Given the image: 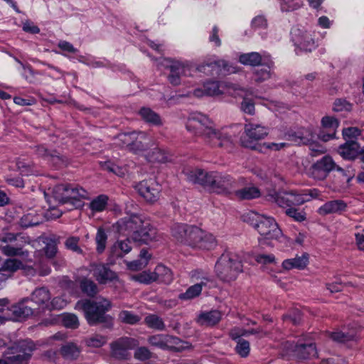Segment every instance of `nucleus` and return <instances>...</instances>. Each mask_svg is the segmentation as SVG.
Segmentation results:
<instances>
[{
    "label": "nucleus",
    "instance_id": "f257e3e1",
    "mask_svg": "<svg viewBox=\"0 0 364 364\" xmlns=\"http://www.w3.org/2000/svg\"><path fill=\"white\" fill-rule=\"evenodd\" d=\"M186 129L195 135L201 136L213 146H218L230 150L232 148L231 137L215 128L214 122L200 112L191 114L186 122Z\"/></svg>",
    "mask_w": 364,
    "mask_h": 364
},
{
    "label": "nucleus",
    "instance_id": "f03ea898",
    "mask_svg": "<svg viewBox=\"0 0 364 364\" xmlns=\"http://www.w3.org/2000/svg\"><path fill=\"white\" fill-rule=\"evenodd\" d=\"M186 174L189 181L199 184L213 193L228 195L235 187L233 178L226 173L196 168L188 171Z\"/></svg>",
    "mask_w": 364,
    "mask_h": 364
},
{
    "label": "nucleus",
    "instance_id": "7ed1b4c3",
    "mask_svg": "<svg viewBox=\"0 0 364 364\" xmlns=\"http://www.w3.org/2000/svg\"><path fill=\"white\" fill-rule=\"evenodd\" d=\"M75 308L84 312L87 323L91 326L103 323L106 327H109L112 324V318L106 314L111 308V302L107 299L80 300Z\"/></svg>",
    "mask_w": 364,
    "mask_h": 364
},
{
    "label": "nucleus",
    "instance_id": "20e7f679",
    "mask_svg": "<svg viewBox=\"0 0 364 364\" xmlns=\"http://www.w3.org/2000/svg\"><path fill=\"white\" fill-rule=\"evenodd\" d=\"M52 194L56 202L66 205L68 210L82 207L83 200L87 198V193L83 188L70 183L55 186L53 189Z\"/></svg>",
    "mask_w": 364,
    "mask_h": 364
},
{
    "label": "nucleus",
    "instance_id": "39448f33",
    "mask_svg": "<svg viewBox=\"0 0 364 364\" xmlns=\"http://www.w3.org/2000/svg\"><path fill=\"white\" fill-rule=\"evenodd\" d=\"M117 140L119 145L126 146L129 151L136 154L145 155L155 145L154 137L141 131L120 134Z\"/></svg>",
    "mask_w": 364,
    "mask_h": 364
},
{
    "label": "nucleus",
    "instance_id": "423d86ee",
    "mask_svg": "<svg viewBox=\"0 0 364 364\" xmlns=\"http://www.w3.org/2000/svg\"><path fill=\"white\" fill-rule=\"evenodd\" d=\"M245 220L250 222L258 231L263 240H278L282 235V230L272 217L250 212L245 215Z\"/></svg>",
    "mask_w": 364,
    "mask_h": 364
},
{
    "label": "nucleus",
    "instance_id": "0eeeda50",
    "mask_svg": "<svg viewBox=\"0 0 364 364\" xmlns=\"http://www.w3.org/2000/svg\"><path fill=\"white\" fill-rule=\"evenodd\" d=\"M218 278L223 282H231L242 272L241 261L235 255L223 254L215 266Z\"/></svg>",
    "mask_w": 364,
    "mask_h": 364
},
{
    "label": "nucleus",
    "instance_id": "6e6552de",
    "mask_svg": "<svg viewBox=\"0 0 364 364\" xmlns=\"http://www.w3.org/2000/svg\"><path fill=\"white\" fill-rule=\"evenodd\" d=\"M138 205L130 200L126 203V216L119 220L113 228L122 235H129L137 230L144 224L142 218L138 214Z\"/></svg>",
    "mask_w": 364,
    "mask_h": 364
},
{
    "label": "nucleus",
    "instance_id": "1a4fd4ad",
    "mask_svg": "<svg viewBox=\"0 0 364 364\" xmlns=\"http://www.w3.org/2000/svg\"><path fill=\"white\" fill-rule=\"evenodd\" d=\"M33 349L31 342L23 341L7 348L3 356L8 364H28Z\"/></svg>",
    "mask_w": 364,
    "mask_h": 364
},
{
    "label": "nucleus",
    "instance_id": "9d476101",
    "mask_svg": "<svg viewBox=\"0 0 364 364\" xmlns=\"http://www.w3.org/2000/svg\"><path fill=\"white\" fill-rule=\"evenodd\" d=\"M268 134V128L252 122H249L245 125V132L240 138V144L242 146L253 150H259L257 141L264 139Z\"/></svg>",
    "mask_w": 364,
    "mask_h": 364
},
{
    "label": "nucleus",
    "instance_id": "9b49d317",
    "mask_svg": "<svg viewBox=\"0 0 364 364\" xmlns=\"http://www.w3.org/2000/svg\"><path fill=\"white\" fill-rule=\"evenodd\" d=\"M267 198L283 208L301 205L309 201V198L306 195H301V193L295 191L270 193L267 196Z\"/></svg>",
    "mask_w": 364,
    "mask_h": 364
},
{
    "label": "nucleus",
    "instance_id": "f8f14e48",
    "mask_svg": "<svg viewBox=\"0 0 364 364\" xmlns=\"http://www.w3.org/2000/svg\"><path fill=\"white\" fill-rule=\"evenodd\" d=\"M186 245L191 247L210 250L217 245V240L211 233L206 232L196 226H193L191 231L189 232V237Z\"/></svg>",
    "mask_w": 364,
    "mask_h": 364
},
{
    "label": "nucleus",
    "instance_id": "ddd939ff",
    "mask_svg": "<svg viewBox=\"0 0 364 364\" xmlns=\"http://www.w3.org/2000/svg\"><path fill=\"white\" fill-rule=\"evenodd\" d=\"M223 87L227 89V93L233 97H241L243 101L241 103V109L247 114L253 115L255 112V103L252 100L248 99L249 95H252V90L249 88L242 87L237 84L232 82H225Z\"/></svg>",
    "mask_w": 364,
    "mask_h": 364
},
{
    "label": "nucleus",
    "instance_id": "4468645a",
    "mask_svg": "<svg viewBox=\"0 0 364 364\" xmlns=\"http://www.w3.org/2000/svg\"><path fill=\"white\" fill-rule=\"evenodd\" d=\"M191 277L196 283L187 289L186 292L180 294L178 298L182 300H189L198 296L203 287L211 282L208 274L202 270L196 269L191 272Z\"/></svg>",
    "mask_w": 364,
    "mask_h": 364
},
{
    "label": "nucleus",
    "instance_id": "2eb2a0df",
    "mask_svg": "<svg viewBox=\"0 0 364 364\" xmlns=\"http://www.w3.org/2000/svg\"><path fill=\"white\" fill-rule=\"evenodd\" d=\"M139 341L133 338L122 337L110 343L111 356L117 360H128L129 350L139 346Z\"/></svg>",
    "mask_w": 364,
    "mask_h": 364
},
{
    "label": "nucleus",
    "instance_id": "dca6fc26",
    "mask_svg": "<svg viewBox=\"0 0 364 364\" xmlns=\"http://www.w3.org/2000/svg\"><path fill=\"white\" fill-rule=\"evenodd\" d=\"M134 188L149 203H154L159 198L161 188L154 179L140 181L134 186Z\"/></svg>",
    "mask_w": 364,
    "mask_h": 364
},
{
    "label": "nucleus",
    "instance_id": "f3484780",
    "mask_svg": "<svg viewBox=\"0 0 364 364\" xmlns=\"http://www.w3.org/2000/svg\"><path fill=\"white\" fill-rule=\"evenodd\" d=\"M336 167L337 164L332 157L326 155L311 166L310 173L314 178L321 181L324 180Z\"/></svg>",
    "mask_w": 364,
    "mask_h": 364
},
{
    "label": "nucleus",
    "instance_id": "a211bd4d",
    "mask_svg": "<svg viewBox=\"0 0 364 364\" xmlns=\"http://www.w3.org/2000/svg\"><path fill=\"white\" fill-rule=\"evenodd\" d=\"M159 235L156 229L149 223H144L137 230L134 231L132 240L138 245H148L159 240Z\"/></svg>",
    "mask_w": 364,
    "mask_h": 364
},
{
    "label": "nucleus",
    "instance_id": "6ab92c4d",
    "mask_svg": "<svg viewBox=\"0 0 364 364\" xmlns=\"http://www.w3.org/2000/svg\"><path fill=\"white\" fill-rule=\"evenodd\" d=\"M285 345L287 350L294 352V355L299 359H310L317 356L316 348L313 343L294 344L287 341Z\"/></svg>",
    "mask_w": 364,
    "mask_h": 364
},
{
    "label": "nucleus",
    "instance_id": "aec40b11",
    "mask_svg": "<svg viewBox=\"0 0 364 364\" xmlns=\"http://www.w3.org/2000/svg\"><path fill=\"white\" fill-rule=\"evenodd\" d=\"M168 63L166 65L170 70L168 80L171 85H178L181 84V77L186 75L187 72L190 71V66L186 63L175 60H170Z\"/></svg>",
    "mask_w": 364,
    "mask_h": 364
},
{
    "label": "nucleus",
    "instance_id": "412c9836",
    "mask_svg": "<svg viewBox=\"0 0 364 364\" xmlns=\"http://www.w3.org/2000/svg\"><path fill=\"white\" fill-rule=\"evenodd\" d=\"M51 294L46 287L36 288L29 298L38 313L47 310Z\"/></svg>",
    "mask_w": 364,
    "mask_h": 364
},
{
    "label": "nucleus",
    "instance_id": "4be33fe9",
    "mask_svg": "<svg viewBox=\"0 0 364 364\" xmlns=\"http://www.w3.org/2000/svg\"><path fill=\"white\" fill-rule=\"evenodd\" d=\"M360 144L356 140H347L338 148V154L346 160L354 161L359 158Z\"/></svg>",
    "mask_w": 364,
    "mask_h": 364
},
{
    "label": "nucleus",
    "instance_id": "5701e85b",
    "mask_svg": "<svg viewBox=\"0 0 364 364\" xmlns=\"http://www.w3.org/2000/svg\"><path fill=\"white\" fill-rule=\"evenodd\" d=\"M91 267L93 276L100 284H105L117 277L116 274L105 264H93Z\"/></svg>",
    "mask_w": 364,
    "mask_h": 364
},
{
    "label": "nucleus",
    "instance_id": "b1692460",
    "mask_svg": "<svg viewBox=\"0 0 364 364\" xmlns=\"http://www.w3.org/2000/svg\"><path fill=\"white\" fill-rule=\"evenodd\" d=\"M178 340L176 337L164 334L153 335L147 338V341L151 346L161 349L171 348L173 345L177 344Z\"/></svg>",
    "mask_w": 364,
    "mask_h": 364
},
{
    "label": "nucleus",
    "instance_id": "393cba45",
    "mask_svg": "<svg viewBox=\"0 0 364 364\" xmlns=\"http://www.w3.org/2000/svg\"><path fill=\"white\" fill-rule=\"evenodd\" d=\"M11 311L16 316L19 318H25L33 314H39L29 298L23 299L21 302L13 306Z\"/></svg>",
    "mask_w": 364,
    "mask_h": 364
},
{
    "label": "nucleus",
    "instance_id": "a878e982",
    "mask_svg": "<svg viewBox=\"0 0 364 364\" xmlns=\"http://www.w3.org/2000/svg\"><path fill=\"white\" fill-rule=\"evenodd\" d=\"M360 330L352 327L350 328H344L331 333V338L338 343H346L355 340L360 336Z\"/></svg>",
    "mask_w": 364,
    "mask_h": 364
},
{
    "label": "nucleus",
    "instance_id": "bb28decb",
    "mask_svg": "<svg viewBox=\"0 0 364 364\" xmlns=\"http://www.w3.org/2000/svg\"><path fill=\"white\" fill-rule=\"evenodd\" d=\"M221 319V313L217 310L201 312L196 318V322L200 326H213Z\"/></svg>",
    "mask_w": 364,
    "mask_h": 364
},
{
    "label": "nucleus",
    "instance_id": "cd10ccee",
    "mask_svg": "<svg viewBox=\"0 0 364 364\" xmlns=\"http://www.w3.org/2000/svg\"><path fill=\"white\" fill-rule=\"evenodd\" d=\"M192 228L186 224H175L171 228V235L177 242L186 245Z\"/></svg>",
    "mask_w": 364,
    "mask_h": 364
},
{
    "label": "nucleus",
    "instance_id": "c85d7f7f",
    "mask_svg": "<svg viewBox=\"0 0 364 364\" xmlns=\"http://www.w3.org/2000/svg\"><path fill=\"white\" fill-rule=\"evenodd\" d=\"M309 263V255L305 253L301 256H296L292 259H285L282 262V267L286 270H290L292 269H304Z\"/></svg>",
    "mask_w": 364,
    "mask_h": 364
},
{
    "label": "nucleus",
    "instance_id": "c756f323",
    "mask_svg": "<svg viewBox=\"0 0 364 364\" xmlns=\"http://www.w3.org/2000/svg\"><path fill=\"white\" fill-rule=\"evenodd\" d=\"M141 118L146 123L154 126H162L163 121L159 114L149 107H141L139 110Z\"/></svg>",
    "mask_w": 364,
    "mask_h": 364
},
{
    "label": "nucleus",
    "instance_id": "7c9ffc66",
    "mask_svg": "<svg viewBox=\"0 0 364 364\" xmlns=\"http://www.w3.org/2000/svg\"><path fill=\"white\" fill-rule=\"evenodd\" d=\"M346 203L341 200H331L326 203L318 209L321 215H327L343 211L346 208Z\"/></svg>",
    "mask_w": 364,
    "mask_h": 364
},
{
    "label": "nucleus",
    "instance_id": "2f4dec72",
    "mask_svg": "<svg viewBox=\"0 0 364 364\" xmlns=\"http://www.w3.org/2000/svg\"><path fill=\"white\" fill-rule=\"evenodd\" d=\"M60 355L67 360H75L80 353V348L75 343H66L60 350Z\"/></svg>",
    "mask_w": 364,
    "mask_h": 364
},
{
    "label": "nucleus",
    "instance_id": "473e14b6",
    "mask_svg": "<svg viewBox=\"0 0 364 364\" xmlns=\"http://www.w3.org/2000/svg\"><path fill=\"white\" fill-rule=\"evenodd\" d=\"M154 275L156 278V282L164 284H170L173 280V275L171 271L166 267L159 264L154 271Z\"/></svg>",
    "mask_w": 364,
    "mask_h": 364
},
{
    "label": "nucleus",
    "instance_id": "72a5a7b5",
    "mask_svg": "<svg viewBox=\"0 0 364 364\" xmlns=\"http://www.w3.org/2000/svg\"><path fill=\"white\" fill-rule=\"evenodd\" d=\"M22 263L16 259H8L4 261L0 260V274L9 277L11 273L18 269Z\"/></svg>",
    "mask_w": 364,
    "mask_h": 364
},
{
    "label": "nucleus",
    "instance_id": "f704fd0d",
    "mask_svg": "<svg viewBox=\"0 0 364 364\" xmlns=\"http://www.w3.org/2000/svg\"><path fill=\"white\" fill-rule=\"evenodd\" d=\"M309 135H310V138L306 136L299 137V142L309 146L310 150L312 151V156H317L318 154L325 153V148L315 141L314 136L311 132L309 133Z\"/></svg>",
    "mask_w": 364,
    "mask_h": 364
},
{
    "label": "nucleus",
    "instance_id": "c9c22d12",
    "mask_svg": "<svg viewBox=\"0 0 364 364\" xmlns=\"http://www.w3.org/2000/svg\"><path fill=\"white\" fill-rule=\"evenodd\" d=\"M145 157L151 162L164 163L168 160L166 153L156 144L145 154Z\"/></svg>",
    "mask_w": 364,
    "mask_h": 364
},
{
    "label": "nucleus",
    "instance_id": "e433bc0d",
    "mask_svg": "<svg viewBox=\"0 0 364 364\" xmlns=\"http://www.w3.org/2000/svg\"><path fill=\"white\" fill-rule=\"evenodd\" d=\"M43 222V218L41 214H38L36 211L32 210L24 215L21 218V225L24 228H28L38 225Z\"/></svg>",
    "mask_w": 364,
    "mask_h": 364
},
{
    "label": "nucleus",
    "instance_id": "4c0bfd02",
    "mask_svg": "<svg viewBox=\"0 0 364 364\" xmlns=\"http://www.w3.org/2000/svg\"><path fill=\"white\" fill-rule=\"evenodd\" d=\"M235 195L240 200H251L259 197L260 191L256 187H245L235 191Z\"/></svg>",
    "mask_w": 364,
    "mask_h": 364
},
{
    "label": "nucleus",
    "instance_id": "58836bf2",
    "mask_svg": "<svg viewBox=\"0 0 364 364\" xmlns=\"http://www.w3.org/2000/svg\"><path fill=\"white\" fill-rule=\"evenodd\" d=\"M211 67L212 68L215 69L216 72L218 73H234L235 69L232 68L229 63L225 60H218L215 61H212L210 63H206L202 67Z\"/></svg>",
    "mask_w": 364,
    "mask_h": 364
},
{
    "label": "nucleus",
    "instance_id": "ea45409f",
    "mask_svg": "<svg viewBox=\"0 0 364 364\" xmlns=\"http://www.w3.org/2000/svg\"><path fill=\"white\" fill-rule=\"evenodd\" d=\"M239 60L243 65L257 66L261 63L262 56L256 52L245 53L240 55Z\"/></svg>",
    "mask_w": 364,
    "mask_h": 364
},
{
    "label": "nucleus",
    "instance_id": "a19ab883",
    "mask_svg": "<svg viewBox=\"0 0 364 364\" xmlns=\"http://www.w3.org/2000/svg\"><path fill=\"white\" fill-rule=\"evenodd\" d=\"M144 323L151 328L157 331H164L165 324L161 318L156 314H149L144 318Z\"/></svg>",
    "mask_w": 364,
    "mask_h": 364
},
{
    "label": "nucleus",
    "instance_id": "79ce46f5",
    "mask_svg": "<svg viewBox=\"0 0 364 364\" xmlns=\"http://www.w3.org/2000/svg\"><path fill=\"white\" fill-rule=\"evenodd\" d=\"M225 82H228L225 81ZM223 83H225V82H222L220 84L215 81L207 82L203 85V88H205V95L209 96L221 95L223 92V91L220 90V87L223 88L227 92V89L223 87Z\"/></svg>",
    "mask_w": 364,
    "mask_h": 364
},
{
    "label": "nucleus",
    "instance_id": "37998d69",
    "mask_svg": "<svg viewBox=\"0 0 364 364\" xmlns=\"http://www.w3.org/2000/svg\"><path fill=\"white\" fill-rule=\"evenodd\" d=\"M80 240L79 237L70 236L65 241V247L67 250L75 254L83 255L85 252L79 244Z\"/></svg>",
    "mask_w": 364,
    "mask_h": 364
},
{
    "label": "nucleus",
    "instance_id": "c03bdc74",
    "mask_svg": "<svg viewBox=\"0 0 364 364\" xmlns=\"http://www.w3.org/2000/svg\"><path fill=\"white\" fill-rule=\"evenodd\" d=\"M48 161L58 168L66 166L70 163V160L66 156L61 154L57 151H51L50 154H49Z\"/></svg>",
    "mask_w": 364,
    "mask_h": 364
},
{
    "label": "nucleus",
    "instance_id": "a18cd8bd",
    "mask_svg": "<svg viewBox=\"0 0 364 364\" xmlns=\"http://www.w3.org/2000/svg\"><path fill=\"white\" fill-rule=\"evenodd\" d=\"M107 341V337L100 334H93L85 339V345L91 348H100L103 346Z\"/></svg>",
    "mask_w": 364,
    "mask_h": 364
},
{
    "label": "nucleus",
    "instance_id": "49530a36",
    "mask_svg": "<svg viewBox=\"0 0 364 364\" xmlns=\"http://www.w3.org/2000/svg\"><path fill=\"white\" fill-rule=\"evenodd\" d=\"M131 240L129 239H126L124 240H121L117 242L114 246V254L117 257H122L124 254L129 253L132 247L130 245Z\"/></svg>",
    "mask_w": 364,
    "mask_h": 364
},
{
    "label": "nucleus",
    "instance_id": "de8ad7c7",
    "mask_svg": "<svg viewBox=\"0 0 364 364\" xmlns=\"http://www.w3.org/2000/svg\"><path fill=\"white\" fill-rule=\"evenodd\" d=\"M297 42L299 43L301 48L306 51H311V50L315 47L314 39L311 34L306 32L301 35L299 38L297 40Z\"/></svg>",
    "mask_w": 364,
    "mask_h": 364
},
{
    "label": "nucleus",
    "instance_id": "09e8293b",
    "mask_svg": "<svg viewBox=\"0 0 364 364\" xmlns=\"http://www.w3.org/2000/svg\"><path fill=\"white\" fill-rule=\"evenodd\" d=\"M62 324L68 328L75 329L80 326L77 316L74 314H65L61 317Z\"/></svg>",
    "mask_w": 364,
    "mask_h": 364
},
{
    "label": "nucleus",
    "instance_id": "8fccbe9b",
    "mask_svg": "<svg viewBox=\"0 0 364 364\" xmlns=\"http://www.w3.org/2000/svg\"><path fill=\"white\" fill-rule=\"evenodd\" d=\"M82 291L89 296H94L98 292L96 284L92 280L85 279L80 283Z\"/></svg>",
    "mask_w": 364,
    "mask_h": 364
},
{
    "label": "nucleus",
    "instance_id": "3c124183",
    "mask_svg": "<svg viewBox=\"0 0 364 364\" xmlns=\"http://www.w3.org/2000/svg\"><path fill=\"white\" fill-rule=\"evenodd\" d=\"M259 333H263L264 335H267V333L264 332L262 328H257L256 329L251 330H245L242 328H235L231 330V331L230 332V336L232 339H237L242 336H247L250 334H256Z\"/></svg>",
    "mask_w": 364,
    "mask_h": 364
},
{
    "label": "nucleus",
    "instance_id": "603ef678",
    "mask_svg": "<svg viewBox=\"0 0 364 364\" xmlns=\"http://www.w3.org/2000/svg\"><path fill=\"white\" fill-rule=\"evenodd\" d=\"M119 318L122 322L131 325L137 323L141 319L140 316L128 311H121Z\"/></svg>",
    "mask_w": 364,
    "mask_h": 364
},
{
    "label": "nucleus",
    "instance_id": "864d4df0",
    "mask_svg": "<svg viewBox=\"0 0 364 364\" xmlns=\"http://www.w3.org/2000/svg\"><path fill=\"white\" fill-rule=\"evenodd\" d=\"M132 279L143 284H150L156 282V278L154 275V272L144 271L139 274L132 276Z\"/></svg>",
    "mask_w": 364,
    "mask_h": 364
},
{
    "label": "nucleus",
    "instance_id": "5fc2aeb1",
    "mask_svg": "<svg viewBox=\"0 0 364 364\" xmlns=\"http://www.w3.org/2000/svg\"><path fill=\"white\" fill-rule=\"evenodd\" d=\"M134 357L136 360L140 361H145L149 360L153 357V353L149 349L144 346L138 347L134 353Z\"/></svg>",
    "mask_w": 364,
    "mask_h": 364
},
{
    "label": "nucleus",
    "instance_id": "6e6d98bb",
    "mask_svg": "<svg viewBox=\"0 0 364 364\" xmlns=\"http://www.w3.org/2000/svg\"><path fill=\"white\" fill-rule=\"evenodd\" d=\"M107 203V198L105 196L101 195L95 198L90 204V208L94 211L103 210Z\"/></svg>",
    "mask_w": 364,
    "mask_h": 364
},
{
    "label": "nucleus",
    "instance_id": "4d7b16f0",
    "mask_svg": "<svg viewBox=\"0 0 364 364\" xmlns=\"http://www.w3.org/2000/svg\"><path fill=\"white\" fill-rule=\"evenodd\" d=\"M235 350L241 357H247L250 350V343L245 339L239 338L235 347Z\"/></svg>",
    "mask_w": 364,
    "mask_h": 364
},
{
    "label": "nucleus",
    "instance_id": "13d9d810",
    "mask_svg": "<svg viewBox=\"0 0 364 364\" xmlns=\"http://www.w3.org/2000/svg\"><path fill=\"white\" fill-rule=\"evenodd\" d=\"M361 130L355 127L345 128L342 131L343 136L346 141L347 140H355L361 135Z\"/></svg>",
    "mask_w": 364,
    "mask_h": 364
},
{
    "label": "nucleus",
    "instance_id": "bf43d9fd",
    "mask_svg": "<svg viewBox=\"0 0 364 364\" xmlns=\"http://www.w3.org/2000/svg\"><path fill=\"white\" fill-rule=\"evenodd\" d=\"M107 235L105 230L100 228L97 230V232L95 237V240L97 242V250L98 252H102L105 248L106 242H107Z\"/></svg>",
    "mask_w": 364,
    "mask_h": 364
},
{
    "label": "nucleus",
    "instance_id": "052dcab7",
    "mask_svg": "<svg viewBox=\"0 0 364 364\" xmlns=\"http://www.w3.org/2000/svg\"><path fill=\"white\" fill-rule=\"evenodd\" d=\"M286 214L297 222H302L306 219V214L304 210H300L293 207L287 208Z\"/></svg>",
    "mask_w": 364,
    "mask_h": 364
},
{
    "label": "nucleus",
    "instance_id": "680f3d73",
    "mask_svg": "<svg viewBox=\"0 0 364 364\" xmlns=\"http://www.w3.org/2000/svg\"><path fill=\"white\" fill-rule=\"evenodd\" d=\"M1 252L7 256H17V255H23L24 254L22 250L21 246H12L11 245H6L4 246L0 247Z\"/></svg>",
    "mask_w": 364,
    "mask_h": 364
},
{
    "label": "nucleus",
    "instance_id": "e2e57ef3",
    "mask_svg": "<svg viewBox=\"0 0 364 364\" xmlns=\"http://www.w3.org/2000/svg\"><path fill=\"white\" fill-rule=\"evenodd\" d=\"M44 251L48 257L53 258L57 252V242L53 238H46Z\"/></svg>",
    "mask_w": 364,
    "mask_h": 364
},
{
    "label": "nucleus",
    "instance_id": "0e129e2a",
    "mask_svg": "<svg viewBox=\"0 0 364 364\" xmlns=\"http://www.w3.org/2000/svg\"><path fill=\"white\" fill-rule=\"evenodd\" d=\"M67 304L66 301L60 297H54L52 300L49 301L47 310L51 311L53 309H62Z\"/></svg>",
    "mask_w": 364,
    "mask_h": 364
},
{
    "label": "nucleus",
    "instance_id": "69168bd1",
    "mask_svg": "<svg viewBox=\"0 0 364 364\" xmlns=\"http://www.w3.org/2000/svg\"><path fill=\"white\" fill-rule=\"evenodd\" d=\"M333 109L336 112L349 111L351 105L344 99H337L333 104Z\"/></svg>",
    "mask_w": 364,
    "mask_h": 364
},
{
    "label": "nucleus",
    "instance_id": "338daca9",
    "mask_svg": "<svg viewBox=\"0 0 364 364\" xmlns=\"http://www.w3.org/2000/svg\"><path fill=\"white\" fill-rule=\"evenodd\" d=\"M16 166L22 175L28 176L33 172L31 165L24 160L18 159L16 161Z\"/></svg>",
    "mask_w": 364,
    "mask_h": 364
},
{
    "label": "nucleus",
    "instance_id": "774afa93",
    "mask_svg": "<svg viewBox=\"0 0 364 364\" xmlns=\"http://www.w3.org/2000/svg\"><path fill=\"white\" fill-rule=\"evenodd\" d=\"M254 258L258 263L264 264H271L275 261V257L273 255L257 254Z\"/></svg>",
    "mask_w": 364,
    "mask_h": 364
}]
</instances>
